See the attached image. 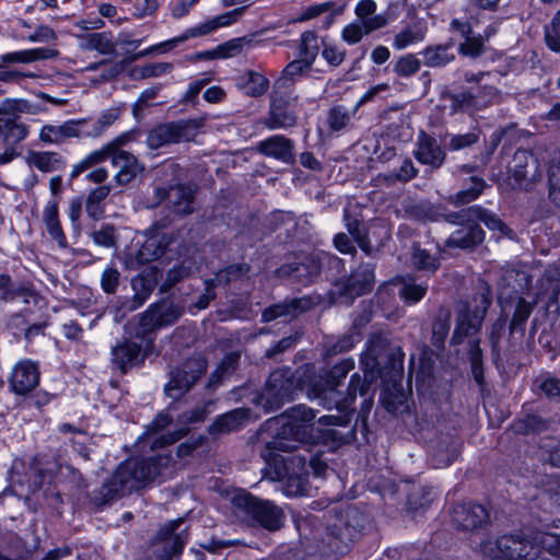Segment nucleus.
<instances>
[{
    "label": "nucleus",
    "instance_id": "c85d7f7f",
    "mask_svg": "<svg viewBox=\"0 0 560 560\" xmlns=\"http://www.w3.org/2000/svg\"><path fill=\"white\" fill-rule=\"evenodd\" d=\"M427 32L428 27L423 21H416L408 24L394 36L393 47L397 50L406 49L411 45L422 42Z\"/></svg>",
    "mask_w": 560,
    "mask_h": 560
},
{
    "label": "nucleus",
    "instance_id": "9d476101",
    "mask_svg": "<svg viewBox=\"0 0 560 560\" xmlns=\"http://www.w3.org/2000/svg\"><path fill=\"white\" fill-rule=\"evenodd\" d=\"M475 301L477 305L474 310L465 306L459 311L452 337L453 343H460L465 337L472 336L480 329L486 312L491 304V300L487 293L482 292Z\"/></svg>",
    "mask_w": 560,
    "mask_h": 560
},
{
    "label": "nucleus",
    "instance_id": "aec40b11",
    "mask_svg": "<svg viewBox=\"0 0 560 560\" xmlns=\"http://www.w3.org/2000/svg\"><path fill=\"white\" fill-rule=\"evenodd\" d=\"M160 200H166L176 213L192 212L194 190L189 186L178 185L170 189L156 188Z\"/></svg>",
    "mask_w": 560,
    "mask_h": 560
},
{
    "label": "nucleus",
    "instance_id": "a18cd8bd",
    "mask_svg": "<svg viewBox=\"0 0 560 560\" xmlns=\"http://www.w3.org/2000/svg\"><path fill=\"white\" fill-rule=\"evenodd\" d=\"M549 196L560 207V153L555 154L548 168Z\"/></svg>",
    "mask_w": 560,
    "mask_h": 560
},
{
    "label": "nucleus",
    "instance_id": "a19ab883",
    "mask_svg": "<svg viewBox=\"0 0 560 560\" xmlns=\"http://www.w3.org/2000/svg\"><path fill=\"white\" fill-rule=\"evenodd\" d=\"M296 117L285 106L272 105L266 126L269 129L289 128L294 126Z\"/></svg>",
    "mask_w": 560,
    "mask_h": 560
},
{
    "label": "nucleus",
    "instance_id": "58836bf2",
    "mask_svg": "<svg viewBox=\"0 0 560 560\" xmlns=\"http://www.w3.org/2000/svg\"><path fill=\"white\" fill-rule=\"evenodd\" d=\"M400 282L399 296L407 304L418 303L428 291L427 283H417L411 277H404Z\"/></svg>",
    "mask_w": 560,
    "mask_h": 560
},
{
    "label": "nucleus",
    "instance_id": "dca6fc26",
    "mask_svg": "<svg viewBox=\"0 0 560 560\" xmlns=\"http://www.w3.org/2000/svg\"><path fill=\"white\" fill-rule=\"evenodd\" d=\"M489 514L485 506L476 503H462L454 508L453 523L464 530H475L487 524Z\"/></svg>",
    "mask_w": 560,
    "mask_h": 560
},
{
    "label": "nucleus",
    "instance_id": "bb28decb",
    "mask_svg": "<svg viewBox=\"0 0 560 560\" xmlns=\"http://www.w3.org/2000/svg\"><path fill=\"white\" fill-rule=\"evenodd\" d=\"M250 419L248 409L237 408L222 416H219L210 425L209 432L212 434L228 433L237 430Z\"/></svg>",
    "mask_w": 560,
    "mask_h": 560
},
{
    "label": "nucleus",
    "instance_id": "412c9836",
    "mask_svg": "<svg viewBox=\"0 0 560 560\" xmlns=\"http://www.w3.org/2000/svg\"><path fill=\"white\" fill-rule=\"evenodd\" d=\"M42 221L50 240L55 241L60 248L68 246L66 234L59 219V206L56 200H47L44 206Z\"/></svg>",
    "mask_w": 560,
    "mask_h": 560
},
{
    "label": "nucleus",
    "instance_id": "3c124183",
    "mask_svg": "<svg viewBox=\"0 0 560 560\" xmlns=\"http://www.w3.org/2000/svg\"><path fill=\"white\" fill-rule=\"evenodd\" d=\"M486 184L482 178L471 177V186L467 189L458 191L455 195L453 202L455 205H464L477 199L482 192Z\"/></svg>",
    "mask_w": 560,
    "mask_h": 560
},
{
    "label": "nucleus",
    "instance_id": "c9c22d12",
    "mask_svg": "<svg viewBox=\"0 0 560 560\" xmlns=\"http://www.w3.org/2000/svg\"><path fill=\"white\" fill-rule=\"evenodd\" d=\"M318 273V267L313 265L312 270L304 264H288L277 270L278 277H292L298 283L306 285Z\"/></svg>",
    "mask_w": 560,
    "mask_h": 560
},
{
    "label": "nucleus",
    "instance_id": "603ef678",
    "mask_svg": "<svg viewBox=\"0 0 560 560\" xmlns=\"http://www.w3.org/2000/svg\"><path fill=\"white\" fill-rule=\"evenodd\" d=\"M318 55L317 36L313 32H305L301 38L300 57L314 62Z\"/></svg>",
    "mask_w": 560,
    "mask_h": 560
},
{
    "label": "nucleus",
    "instance_id": "ea45409f",
    "mask_svg": "<svg viewBox=\"0 0 560 560\" xmlns=\"http://www.w3.org/2000/svg\"><path fill=\"white\" fill-rule=\"evenodd\" d=\"M0 133L3 136L4 141L9 144L8 148H13L12 145L23 141L27 135V127L15 120L0 119Z\"/></svg>",
    "mask_w": 560,
    "mask_h": 560
},
{
    "label": "nucleus",
    "instance_id": "4be33fe9",
    "mask_svg": "<svg viewBox=\"0 0 560 560\" xmlns=\"http://www.w3.org/2000/svg\"><path fill=\"white\" fill-rule=\"evenodd\" d=\"M182 523V518L171 521L160 530V537L165 540V553L162 556V560H171L184 549L187 541L186 534L184 532L176 533Z\"/></svg>",
    "mask_w": 560,
    "mask_h": 560
},
{
    "label": "nucleus",
    "instance_id": "37998d69",
    "mask_svg": "<svg viewBox=\"0 0 560 560\" xmlns=\"http://www.w3.org/2000/svg\"><path fill=\"white\" fill-rule=\"evenodd\" d=\"M411 264L416 269L428 272H435L440 266L439 259L420 246L412 247Z\"/></svg>",
    "mask_w": 560,
    "mask_h": 560
},
{
    "label": "nucleus",
    "instance_id": "4d7b16f0",
    "mask_svg": "<svg viewBox=\"0 0 560 560\" xmlns=\"http://www.w3.org/2000/svg\"><path fill=\"white\" fill-rule=\"evenodd\" d=\"M351 114L345 107L337 106L329 110L328 125L331 130L339 131L345 129L350 122Z\"/></svg>",
    "mask_w": 560,
    "mask_h": 560
},
{
    "label": "nucleus",
    "instance_id": "7c9ffc66",
    "mask_svg": "<svg viewBox=\"0 0 560 560\" xmlns=\"http://www.w3.org/2000/svg\"><path fill=\"white\" fill-rule=\"evenodd\" d=\"M58 56V50L52 48H32L4 54L0 57L3 63H30L37 60L52 59Z\"/></svg>",
    "mask_w": 560,
    "mask_h": 560
},
{
    "label": "nucleus",
    "instance_id": "6e6d98bb",
    "mask_svg": "<svg viewBox=\"0 0 560 560\" xmlns=\"http://www.w3.org/2000/svg\"><path fill=\"white\" fill-rule=\"evenodd\" d=\"M534 307L535 303H530L525 301L524 299H520L517 301L513 317L510 323L511 329L516 330L521 328L530 316Z\"/></svg>",
    "mask_w": 560,
    "mask_h": 560
},
{
    "label": "nucleus",
    "instance_id": "a211bd4d",
    "mask_svg": "<svg viewBox=\"0 0 560 560\" xmlns=\"http://www.w3.org/2000/svg\"><path fill=\"white\" fill-rule=\"evenodd\" d=\"M110 158L113 165L117 168L114 178L119 185L131 183L143 171V166L139 163L138 159L127 151L116 148Z\"/></svg>",
    "mask_w": 560,
    "mask_h": 560
},
{
    "label": "nucleus",
    "instance_id": "2f4dec72",
    "mask_svg": "<svg viewBox=\"0 0 560 560\" xmlns=\"http://www.w3.org/2000/svg\"><path fill=\"white\" fill-rule=\"evenodd\" d=\"M35 298L36 295L31 289L12 283L8 275H0V300L4 302L21 300L24 304H28Z\"/></svg>",
    "mask_w": 560,
    "mask_h": 560
},
{
    "label": "nucleus",
    "instance_id": "e433bc0d",
    "mask_svg": "<svg viewBox=\"0 0 560 560\" xmlns=\"http://www.w3.org/2000/svg\"><path fill=\"white\" fill-rule=\"evenodd\" d=\"M110 188L106 185L98 186L90 191L85 200V211L93 220L102 218L104 208L102 202L107 198Z\"/></svg>",
    "mask_w": 560,
    "mask_h": 560
},
{
    "label": "nucleus",
    "instance_id": "473e14b6",
    "mask_svg": "<svg viewBox=\"0 0 560 560\" xmlns=\"http://www.w3.org/2000/svg\"><path fill=\"white\" fill-rule=\"evenodd\" d=\"M245 8H236L218 16H214L205 23H201L192 28V35L196 37L208 35L220 27L229 26L235 23L243 14Z\"/></svg>",
    "mask_w": 560,
    "mask_h": 560
},
{
    "label": "nucleus",
    "instance_id": "5fc2aeb1",
    "mask_svg": "<svg viewBox=\"0 0 560 560\" xmlns=\"http://www.w3.org/2000/svg\"><path fill=\"white\" fill-rule=\"evenodd\" d=\"M101 288L107 294H115L120 283V272L113 266L106 267L101 273Z\"/></svg>",
    "mask_w": 560,
    "mask_h": 560
},
{
    "label": "nucleus",
    "instance_id": "ddd939ff",
    "mask_svg": "<svg viewBox=\"0 0 560 560\" xmlns=\"http://www.w3.org/2000/svg\"><path fill=\"white\" fill-rule=\"evenodd\" d=\"M173 242L174 237L170 233H155L149 236L138 249L135 258L129 260V268H137L161 258L168 250Z\"/></svg>",
    "mask_w": 560,
    "mask_h": 560
},
{
    "label": "nucleus",
    "instance_id": "9b49d317",
    "mask_svg": "<svg viewBox=\"0 0 560 560\" xmlns=\"http://www.w3.org/2000/svg\"><path fill=\"white\" fill-rule=\"evenodd\" d=\"M205 370L200 360H188L171 373L170 382L165 386L166 395L173 399H178L192 387Z\"/></svg>",
    "mask_w": 560,
    "mask_h": 560
},
{
    "label": "nucleus",
    "instance_id": "423d86ee",
    "mask_svg": "<svg viewBox=\"0 0 560 560\" xmlns=\"http://www.w3.org/2000/svg\"><path fill=\"white\" fill-rule=\"evenodd\" d=\"M363 516L354 508H347L335 516L328 525V545L336 552H345L359 536L363 527Z\"/></svg>",
    "mask_w": 560,
    "mask_h": 560
},
{
    "label": "nucleus",
    "instance_id": "72a5a7b5",
    "mask_svg": "<svg viewBox=\"0 0 560 560\" xmlns=\"http://www.w3.org/2000/svg\"><path fill=\"white\" fill-rule=\"evenodd\" d=\"M451 101V110L458 112H475L485 108V101L477 100L472 90H464L455 93H447L445 95Z\"/></svg>",
    "mask_w": 560,
    "mask_h": 560
},
{
    "label": "nucleus",
    "instance_id": "338daca9",
    "mask_svg": "<svg viewBox=\"0 0 560 560\" xmlns=\"http://www.w3.org/2000/svg\"><path fill=\"white\" fill-rule=\"evenodd\" d=\"M478 135L474 132H468L465 135H453L451 136L448 148L453 151H458L472 145L478 141Z\"/></svg>",
    "mask_w": 560,
    "mask_h": 560
},
{
    "label": "nucleus",
    "instance_id": "6e6552de",
    "mask_svg": "<svg viewBox=\"0 0 560 560\" xmlns=\"http://www.w3.org/2000/svg\"><path fill=\"white\" fill-rule=\"evenodd\" d=\"M293 389L290 370H276L270 374L265 388L255 401L266 412L275 411L291 398Z\"/></svg>",
    "mask_w": 560,
    "mask_h": 560
},
{
    "label": "nucleus",
    "instance_id": "f03ea898",
    "mask_svg": "<svg viewBox=\"0 0 560 560\" xmlns=\"http://www.w3.org/2000/svg\"><path fill=\"white\" fill-rule=\"evenodd\" d=\"M171 457L165 454L130 458L121 463L112 477L98 489L96 501L105 504L132 491L144 488L168 469Z\"/></svg>",
    "mask_w": 560,
    "mask_h": 560
},
{
    "label": "nucleus",
    "instance_id": "79ce46f5",
    "mask_svg": "<svg viewBox=\"0 0 560 560\" xmlns=\"http://www.w3.org/2000/svg\"><path fill=\"white\" fill-rule=\"evenodd\" d=\"M451 327V312L448 310H440L432 326V343L442 348Z\"/></svg>",
    "mask_w": 560,
    "mask_h": 560
},
{
    "label": "nucleus",
    "instance_id": "de8ad7c7",
    "mask_svg": "<svg viewBox=\"0 0 560 560\" xmlns=\"http://www.w3.org/2000/svg\"><path fill=\"white\" fill-rule=\"evenodd\" d=\"M301 301L293 300L290 303L275 304L266 308L262 313V322H271L282 316H295Z\"/></svg>",
    "mask_w": 560,
    "mask_h": 560
},
{
    "label": "nucleus",
    "instance_id": "49530a36",
    "mask_svg": "<svg viewBox=\"0 0 560 560\" xmlns=\"http://www.w3.org/2000/svg\"><path fill=\"white\" fill-rule=\"evenodd\" d=\"M120 116L118 108H109L104 110L98 119L91 126L90 129L83 130L84 137H98L106 128L112 126Z\"/></svg>",
    "mask_w": 560,
    "mask_h": 560
},
{
    "label": "nucleus",
    "instance_id": "39448f33",
    "mask_svg": "<svg viewBox=\"0 0 560 560\" xmlns=\"http://www.w3.org/2000/svg\"><path fill=\"white\" fill-rule=\"evenodd\" d=\"M234 506L243 518L253 526H260L269 532L283 527L285 515L272 501L244 492L234 497Z\"/></svg>",
    "mask_w": 560,
    "mask_h": 560
},
{
    "label": "nucleus",
    "instance_id": "6ab92c4d",
    "mask_svg": "<svg viewBox=\"0 0 560 560\" xmlns=\"http://www.w3.org/2000/svg\"><path fill=\"white\" fill-rule=\"evenodd\" d=\"M145 355L142 346L131 340H124L112 349V361L122 373L142 362Z\"/></svg>",
    "mask_w": 560,
    "mask_h": 560
},
{
    "label": "nucleus",
    "instance_id": "13d9d810",
    "mask_svg": "<svg viewBox=\"0 0 560 560\" xmlns=\"http://www.w3.org/2000/svg\"><path fill=\"white\" fill-rule=\"evenodd\" d=\"M474 93L476 94L477 100L479 98L485 101V107L499 102L501 98V92L497 88L488 84L486 80L477 85Z\"/></svg>",
    "mask_w": 560,
    "mask_h": 560
},
{
    "label": "nucleus",
    "instance_id": "864d4df0",
    "mask_svg": "<svg viewBox=\"0 0 560 560\" xmlns=\"http://www.w3.org/2000/svg\"><path fill=\"white\" fill-rule=\"evenodd\" d=\"M269 86V81L260 73L248 72V78L244 84V92L250 96L262 95Z\"/></svg>",
    "mask_w": 560,
    "mask_h": 560
},
{
    "label": "nucleus",
    "instance_id": "cd10ccee",
    "mask_svg": "<svg viewBox=\"0 0 560 560\" xmlns=\"http://www.w3.org/2000/svg\"><path fill=\"white\" fill-rule=\"evenodd\" d=\"M453 43L430 45L420 51L423 63L429 68H441L455 60Z\"/></svg>",
    "mask_w": 560,
    "mask_h": 560
},
{
    "label": "nucleus",
    "instance_id": "8fccbe9b",
    "mask_svg": "<svg viewBox=\"0 0 560 560\" xmlns=\"http://www.w3.org/2000/svg\"><path fill=\"white\" fill-rule=\"evenodd\" d=\"M421 61L412 54H407L398 58L394 66L397 75L408 78L420 70Z\"/></svg>",
    "mask_w": 560,
    "mask_h": 560
},
{
    "label": "nucleus",
    "instance_id": "4468645a",
    "mask_svg": "<svg viewBox=\"0 0 560 560\" xmlns=\"http://www.w3.org/2000/svg\"><path fill=\"white\" fill-rule=\"evenodd\" d=\"M39 370L35 362L24 359L19 361L12 369L10 386L18 395H26L39 383Z\"/></svg>",
    "mask_w": 560,
    "mask_h": 560
},
{
    "label": "nucleus",
    "instance_id": "69168bd1",
    "mask_svg": "<svg viewBox=\"0 0 560 560\" xmlns=\"http://www.w3.org/2000/svg\"><path fill=\"white\" fill-rule=\"evenodd\" d=\"M92 238L96 245L109 248L115 245V229L112 225L103 226L93 232Z\"/></svg>",
    "mask_w": 560,
    "mask_h": 560
},
{
    "label": "nucleus",
    "instance_id": "1a4fd4ad",
    "mask_svg": "<svg viewBox=\"0 0 560 560\" xmlns=\"http://www.w3.org/2000/svg\"><path fill=\"white\" fill-rule=\"evenodd\" d=\"M375 280L374 266L361 265L351 276L335 285L332 295L339 303L350 304L355 298L370 292Z\"/></svg>",
    "mask_w": 560,
    "mask_h": 560
},
{
    "label": "nucleus",
    "instance_id": "e2e57ef3",
    "mask_svg": "<svg viewBox=\"0 0 560 560\" xmlns=\"http://www.w3.org/2000/svg\"><path fill=\"white\" fill-rule=\"evenodd\" d=\"M366 34L361 23L347 24L341 31V38L349 45L358 44Z\"/></svg>",
    "mask_w": 560,
    "mask_h": 560
},
{
    "label": "nucleus",
    "instance_id": "774afa93",
    "mask_svg": "<svg viewBox=\"0 0 560 560\" xmlns=\"http://www.w3.org/2000/svg\"><path fill=\"white\" fill-rule=\"evenodd\" d=\"M546 45L560 43V10L556 12L550 24L545 27Z\"/></svg>",
    "mask_w": 560,
    "mask_h": 560
},
{
    "label": "nucleus",
    "instance_id": "c756f323",
    "mask_svg": "<svg viewBox=\"0 0 560 560\" xmlns=\"http://www.w3.org/2000/svg\"><path fill=\"white\" fill-rule=\"evenodd\" d=\"M27 162L45 173L63 170L67 165L66 159L60 153L51 151H33L28 154Z\"/></svg>",
    "mask_w": 560,
    "mask_h": 560
},
{
    "label": "nucleus",
    "instance_id": "0e129e2a",
    "mask_svg": "<svg viewBox=\"0 0 560 560\" xmlns=\"http://www.w3.org/2000/svg\"><path fill=\"white\" fill-rule=\"evenodd\" d=\"M188 431L187 428L180 429L176 432L162 433L155 436H151L150 442L152 448H162L166 445L173 444L178 441Z\"/></svg>",
    "mask_w": 560,
    "mask_h": 560
},
{
    "label": "nucleus",
    "instance_id": "7ed1b4c3",
    "mask_svg": "<svg viewBox=\"0 0 560 560\" xmlns=\"http://www.w3.org/2000/svg\"><path fill=\"white\" fill-rule=\"evenodd\" d=\"M480 551L488 560H536L541 551L560 557V536L551 533H536L530 537L506 535L482 542Z\"/></svg>",
    "mask_w": 560,
    "mask_h": 560
},
{
    "label": "nucleus",
    "instance_id": "680f3d73",
    "mask_svg": "<svg viewBox=\"0 0 560 560\" xmlns=\"http://www.w3.org/2000/svg\"><path fill=\"white\" fill-rule=\"evenodd\" d=\"M481 221L490 230H497L504 233V223L493 213L488 212L479 206V212L474 213V222Z\"/></svg>",
    "mask_w": 560,
    "mask_h": 560
},
{
    "label": "nucleus",
    "instance_id": "f3484780",
    "mask_svg": "<svg viewBox=\"0 0 560 560\" xmlns=\"http://www.w3.org/2000/svg\"><path fill=\"white\" fill-rule=\"evenodd\" d=\"M415 156L421 164L429 165L432 168H439L444 163L445 152L435 138L421 131L417 139Z\"/></svg>",
    "mask_w": 560,
    "mask_h": 560
},
{
    "label": "nucleus",
    "instance_id": "bf43d9fd",
    "mask_svg": "<svg viewBox=\"0 0 560 560\" xmlns=\"http://www.w3.org/2000/svg\"><path fill=\"white\" fill-rule=\"evenodd\" d=\"M172 70L173 63L171 62H155L141 67L139 72L141 78L147 79L161 77L163 74L170 73Z\"/></svg>",
    "mask_w": 560,
    "mask_h": 560
},
{
    "label": "nucleus",
    "instance_id": "20e7f679",
    "mask_svg": "<svg viewBox=\"0 0 560 560\" xmlns=\"http://www.w3.org/2000/svg\"><path fill=\"white\" fill-rule=\"evenodd\" d=\"M316 415L315 411L305 406L298 405L285 413L268 419L260 430V439L264 434H270L272 439L266 442V450L261 455L266 460L272 456V451L288 452L293 448L288 435H296L302 425L313 422Z\"/></svg>",
    "mask_w": 560,
    "mask_h": 560
},
{
    "label": "nucleus",
    "instance_id": "f8f14e48",
    "mask_svg": "<svg viewBox=\"0 0 560 560\" xmlns=\"http://www.w3.org/2000/svg\"><path fill=\"white\" fill-rule=\"evenodd\" d=\"M183 307L170 299H163L151 305L142 315L141 326L147 329H155L172 325L183 315Z\"/></svg>",
    "mask_w": 560,
    "mask_h": 560
},
{
    "label": "nucleus",
    "instance_id": "09e8293b",
    "mask_svg": "<svg viewBox=\"0 0 560 560\" xmlns=\"http://www.w3.org/2000/svg\"><path fill=\"white\" fill-rule=\"evenodd\" d=\"M282 491L287 497L308 495L307 480L303 476H288L282 481Z\"/></svg>",
    "mask_w": 560,
    "mask_h": 560
},
{
    "label": "nucleus",
    "instance_id": "052dcab7",
    "mask_svg": "<svg viewBox=\"0 0 560 560\" xmlns=\"http://www.w3.org/2000/svg\"><path fill=\"white\" fill-rule=\"evenodd\" d=\"M466 39L459 45V52L467 57L476 58L481 55L483 43L480 37L464 36Z\"/></svg>",
    "mask_w": 560,
    "mask_h": 560
},
{
    "label": "nucleus",
    "instance_id": "393cba45",
    "mask_svg": "<svg viewBox=\"0 0 560 560\" xmlns=\"http://www.w3.org/2000/svg\"><path fill=\"white\" fill-rule=\"evenodd\" d=\"M421 209L424 218L431 221H439L444 218L447 222L453 224L464 225L466 223L474 222V213L479 212V206H472L466 209H462L457 212L442 213L439 208L431 205H421Z\"/></svg>",
    "mask_w": 560,
    "mask_h": 560
},
{
    "label": "nucleus",
    "instance_id": "0eeeda50",
    "mask_svg": "<svg viewBox=\"0 0 560 560\" xmlns=\"http://www.w3.org/2000/svg\"><path fill=\"white\" fill-rule=\"evenodd\" d=\"M203 127V119H188L160 125L152 129L147 138L151 149L171 143L192 140Z\"/></svg>",
    "mask_w": 560,
    "mask_h": 560
},
{
    "label": "nucleus",
    "instance_id": "5701e85b",
    "mask_svg": "<svg viewBox=\"0 0 560 560\" xmlns=\"http://www.w3.org/2000/svg\"><path fill=\"white\" fill-rule=\"evenodd\" d=\"M248 271V267L244 265H231L226 269L221 270L215 275V278L211 281H208L206 284V291L203 294H201L196 302L195 306L198 310H205L208 307L209 303L215 298V293L213 291V288L215 285L214 282L221 284V283H229L231 280H233L235 277L241 276Z\"/></svg>",
    "mask_w": 560,
    "mask_h": 560
},
{
    "label": "nucleus",
    "instance_id": "a878e982",
    "mask_svg": "<svg viewBox=\"0 0 560 560\" xmlns=\"http://www.w3.org/2000/svg\"><path fill=\"white\" fill-rule=\"evenodd\" d=\"M485 233L476 222L466 223L451 234L447 245L458 248H470L483 241Z\"/></svg>",
    "mask_w": 560,
    "mask_h": 560
},
{
    "label": "nucleus",
    "instance_id": "2eb2a0df",
    "mask_svg": "<svg viewBox=\"0 0 560 560\" xmlns=\"http://www.w3.org/2000/svg\"><path fill=\"white\" fill-rule=\"evenodd\" d=\"M85 125L84 120H68L61 125H44L38 138L46 144H62L68 139L84 137L82 126Z\"/></svg>",
    "mask_w": 560,
    "mask_h": 560
},
{
    "label": "nucleus",
    "instance_id": "f257e3e1",
    "mask_svg": "<svg viewBox=\"0 0 560 560\" xmlns=\"http://www.w3.org/2000/svg\"><path fill=\"white\" fill-rule=\"evenodd\" d=\"M353 368L354 360L352 358L343 359L327 373L325 378H320L312 384L308 392L310 398L320 399L323 406L327 409L335 406L341 412V415L337 416H323L318 420L319 423L338 427L347 425L350 421V412L358 394L364 397L361 407L362 412H370L373 404V398L369 395L370 383L358 373L351 376L347 396L342 399L338 398L337 387Z\"/></svg>",
    "mask_w": 560,
    "mask_h": 560
},
{
    "label": "nucleus",
    "instance_id": "4c0bfd02",
    "mask_svg": "<svg viewBox=\"0 0 560 560\" xmlns=\"http://www.w3.org/2000/svg\"><path fill=\"white\" fill-rule=\"evenodd\" d=\"M85 49L96 50L102 55H113L116 49V43L112 33H92L85 37Z\"/></svg>",
    "mask_w": 560,
    "mask_h": 560
},
{
    "label": "nucleus",
    "instance_id": "c03bdc74",
    "mask_svg": "<svg viewBox=\"0 0 560 560\" xmlns=\"http://www.w3.org/2000/svg\"><path fill=\"white\" fill-rule=\"evenodd\" d=\"M529 162L534 163L535 159L534 156L525 151V150H517L513 155V166L511 167L512 178L514 179L515 184L518 186L523 185V182L526 178L527 172L526 167L528 166Z\"/></svg>",
    "mask_w": 560,
    "mask_h": 560
},
{
    "label": "nucleus",
    "instance_id": "b1692460",
    "mask_svg": "<svg viewBox=\"0 0 560 560\" xmlns=\"http://www.w3.org/2000/svg\"><path fill=\"white\" fill-rule=\"evenodd\" d=\"M258 150L264 155L275 158L284 163H290L293 160L292 142L283 136H272L260 141Z\"/></svg>",
    "mask_w": 560,
    "mask_h": 560
},
{
    "label": "nucleus",
    "instance_id": "f704fd0d",
    "mask_svg": "<svg viewBox=\"0 0 560 560\" xmlns=\"http://www.w3.org/2000/svg\"><path fill=\"white\" fill-rule=\"evenodd\" d=\"M118 145L119 143L114 141L106 144L100 150H95L89 153L80 162L73 165L70 173V177L75 178L83 172L88 171L89 168L106 161L108 158H110V154L113 153L114 149L118 148Z\"/></svg>",
    "mask_w": 560,
    "mask_h": 560
}]
</instances>
